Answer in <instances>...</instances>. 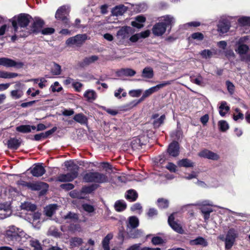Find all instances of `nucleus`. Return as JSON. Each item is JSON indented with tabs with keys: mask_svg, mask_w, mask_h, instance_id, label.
<instances>
[{
	"mask_svg": "<svg viewBox=\"0 0 250 250\" xmlns=\"http://www.w3.org/2000/svg\"><path fill=\"white\" fill-rule=\"evenodd\" d=\"M64 165L68 172L66 174H60L57 177V181L60 182L72 181L77 177L79 167L72 161H65Z\"/></svg>",
	"mask_w": 250,
	"mask_h": 250,
	"instance_id": "nucleus-1",
	"label": "nucleus"
},
{
	"mask_svg": "<svg viewBox=\"0 0 250 250\" xmlns=\"http://www.w3.org/2000/svg\"><path fill=\"white\" fill-rule=\"evenodd\" d=\"M83 179L87 183L102 184L108 182V178L106 174L97 171L86 173L83 176Z\"/></svg>",
	"mask_w": 250,
	"mask_h": 250,
	"instance_id": "nucleus-2",
	"label": "nucleus"
},
{
	"mask_svg": "<svg viewBox=\"0 0 250 250\" xmlns=\"http://www.w3.org/2000/svg\"><path fill=\"white\" fill-rule=\"evenodd\" d=\"M132 33V29L130 27H122L117 33V44L128 45V39Z\"/></svg>",
	"mask_w": 250,
	"mask_h": 250,
	"instance_id": "nucleus-3",
	"label": "nucleus"
},
{
	"mask_svg": "<svg viewBox=\"0 0 250 250\" xmlns=\"http://www.w3.org/2000/svg\"><path fill=\"white\" fill-rule=\"evenodd\" d=\"M31 17L28 14H21L18 17H14L12 21V25L15 31H17L18 26L19 24L21 27H26L29 23Z\"/></svg>",
	"mask_w": 250,
	"mask_h": 250,
	"instance_id": "nucleus-4",
	"label": "nucleus"
},
{
	"mask_svg": "<svg viewBox=\"0 0 250 250\" xmlns=\"http://www.w3.org/2000/svg\"><path fill=\"white\" fill-rule=\"evenodd\" d=\"M173 80H170L167 81H165L161 83L158 84L155 86H152L146 90L143 94L142 96L141 97L139 100L140 102L144 101L146 98L149 97L153 93L156 92L159 90L161 88L163 87L171 84L173 83Z\"/></svg>",
	"mask_w": 250,
	"mask_h": 250,
	"instance_id": "nucleus-5",
	"label": "nucleus"
},
{
	"mask_svg": "<svg viewBox=\"0 0 250 250\" xmlns=\"http://www.w3.org/2000/svg\"><path fill=\"white\" fill-rule=\"evenodd\" d=\"M6 235L8 238L11 240H18L19 238H23L26 237V234L24 231L20 229L16 228L14 226H12L9 227L8 229L6 232Z\"/></svg>",
	"mask_w": 250,
	"mask_h": 250,
	"instance_id": "nucleus-6",
	"label": "nucleus"
},
{
	"mask_svg": "<svg viewBox=\"0 0 250 250\" xmlns=\"http://www.w3.org/2000/svg\"><path fill=\"white\" fill-rule=\"evenodd\" d=\"M70 12V7L63 5L60 7L56 11L55 18L58 20L62 21L64 24H69V20L67 18Z\"/></svg>",
	"mask_w": 250,
	"mask_h": 250,
	"instance_id": "nucleus-7",
	"label": "nucleus"
},
{
	"mask_svg": "<svg viewBox=\"0 0 250 250\" xmlns=\"http://www.w3.org/2000/svg\"><path fill=\"white\" fill-rule=\"evenodd\" d=\"M0 65L6 67L21 68L23 63L21 62H17L10 58L2 57L0 58Z\"/></svg>",
	"mask_w": 250,
	"mask_h": 250,
	"instance_id": "nucleus-8",
	"label": "nucleus"
},
{
	"mask_svg": "<svg viewBox=\"0 0 250 250\" xmlns=\"http://www.w3.org/2000/svg\"><path fill=\"white\" fill-rule=\"evenodd\" d=\"M30 172L34 177H41L43 175L46 170L42 164H35L32 167L30 168Z\"/></svg>",
	"mask_w": 250,
	"mask_h": 250,
	"instance_id": "nucleus-9",
	"label": "nucleus"
},
{
	"mask_svg": "<svg viewBox=\"0 0 250 250\" xmlns=\"http://www.w3.org/2000/svg\"><path fill=\"white\" fill-rule=\"evenodd\" d=\"M202 207L201 208V210L202 213L204 214V219L208 220L209 218L210 213L213 211V209L210 207L212 206V205L208 201H205L202 203Z\"/></svg>",
	"mask_w": 250,
	"mask_h": 250,
	"instance_id": "nucleus-10",
	"label": "nucleus"
},
{
	"mask_svg": "<svg viewBox=\"0 0 250 250\" xmlns=\"http://www.w3.org/2000/svg\"><path fill=\"white\" fill-rule=\"evenodd\" d=\"M151 119L153 120L152 124L154 127L158 128L164 124L166 119V116L162 115L160 116L159 114L155 113L152 115Z\"/></svg>",
	"mask_w": 250,
	"mask_h": 250,
	"instance_id": "nucleus-11",
	"label": "nucleus"
},
{
	"mask_svg": "<svg viewBox=\"0 0 250 250\" xmlns=\"http://www.w3.org/2000/svg\"><path fill=\"white\" fill-rule=\"evenodd\" d=\"M166 26L163 22H158L155 24L152 28L153 34L157 36L162 35L166 32Z\"/></svg>",
	"mask_w": 250,
	"mask_h": 250,
	"instance_id": "nucleus-12",
	"label": "nucleus"
},
{
	"mask_svg": "<svg viewBox=\"0 0 250 250\" xmlns=\"http://www.w3.org/2000/svg\"><path fill=\"white\" fill-rule=\"evenodd\" d=\"M167 152L169 154L173 157H176L179 154V146L178 143L174 141L168 146Z\"/></svg>",
	"mask_w": 250,
	"mask_h": 250,
	"instance_id": "nucleus-13",
	"label": "nucleus"
},
{
	"mask_svg": "<svg viewBox=\"0 0 250 250\" xmlns=\"http://www.w3.org/2000/svg\"><path fill=\"white\" fill-rule=\"evenodd\" d=\"M199 155L201 157L206 158L212 160H217L219 156L216 153H214L208 150H204L199 153Z\"/></svg>",
	"mask_w": 250,
	"mask_h": 250,
	"instance_id": "nucleus-14",
	"label": "nucleus"
},
{
	"mask_svg": "<svg viewBox=\"0 0 250 250\" xmlns=\"http://www.w3.org/2000/svg\"><path fill=\"white\" fill-rule=\"evenodd\" d=\"M26 187L32 190H40L48 188V185L43 182L26 183Z\"/></svg>",
	"mask_w": 250,
	"mask_h": 250,
	"instance_id": "nucleus-15",
	"label": "nucleus"
},
{
	"mask_svg": "<svg viewBox=\"0 0 250 250\" xmlns=\"http://www.w3.org/2000/svg\"><path fill=\"white\" fill-rule=\"evenodd\" d=\"M174 217L173 214H171L168 219V222L170 226L176 231L179 233H182L183 229L179 224L174 221Z\"/></svg>",
	"mask_w": 250,
	"mask_h": 250,
	"instance_id": "nucleus-16",
	"label": "nucleus"
},
{
	"mask_svg": "<svg viewBox=\"0 0 250 250\" xmlns=\"http://www.w3.org/2000/svg\"><path fill=\"white\" fill-rule=\"evenodd\" d=\"M217 54L216 49L212 48L210 50L204 49L200 52V54L204 59H209Z\"/></svg>",
	"mask_w": 250,
	"mask_h": 250,
	"instance_id": "nucleus-17",
	"label": "nucleus"
},
{
	"mask_svg": "<svg viewBox=\"0 0 250 250\" xmlns=\"http://www.w3.org/2000/svg\"><path fill=\"white\" fill-rule=\"evenodd\" d=\"M83 97L86 100L89 102H92L97 98V94L96 92L91 89H88L84 93Z\"/></svg>",
	"mask_w": 250,
	"mask_h": 250,
	"instance_id": "nucleus-18",
	"label": "nucleus"
},
{
	"mask_svg": "<svg viewBox=\"0 0 250 250\" xmlns=\"http://www.w3.org/2000/svg\"><path fill=\"white\" fill-rule=\"evenodd\" d=\"M117 75L119 77L123 76H133L136 74V71L130 68H123L117 72Z\"/></svg>",
	"mask_w": 250,
	"mask_h": 250,
	"instance_id": "nucleus-19",
	"label": "nucleus"
},
{
	"mask_svg": "<svg viewBox=\"0 0 250 250\" xmlns=\"http://www.w3.org/2000/svg\"><path fill=\"white\" fill-rule=\"evenodd\" d=\"M44 24L42 20L39 18H36L32 27V31L34 33H37L40 31Z\"/></svg>",
	"mask_w": 250,
	"mask_h": 250,
	"instance_id": "nucleus-20",
	"label": "nucleus"
},
{
	"mask_svg": "<svg viewBox=\"0 0 250 250\" xmlns=\"http://www.w3.org/2000/svg\"><path fill=\"white\" fill-rule=\"evenodd\" d=\"M230 27L229 22L224 21H221L218 24V31L220 33L224 34L227 33Z\"/></svg>",
	"mask_w": 250,
	"mask_h": 250,
	"instance_id": "nucleus-21",
	"label": "nucleus"
},
{
	"mask_svg": "<svg viewBox=\"0 0 250 250\" xmlns=\"http://www.w3.org/2000/svg\"><path fill=\"white\" fill-rule=\"evenodd\" d=\"M146 18L142 16H138L136 17L135 21L131 22V25L137 28L143 27V23L145 21Z\"/></svg>",
	"mask_w": 250,
	"mask_h": 250,
	"instance_id": "nucleus-22",
	"label": "nucleus"
},
{
	"mask_svg": "<svg viewBox=\"0 0 250 250\" xmlns=\"http://www.w3.org/2000/svg\"><path fill=\"white\" fill-rule=\"evenodd\" d=\"M161 22L166 26V28L169 25H172L175 22V19L172 16L165 15L161 18Z\"/></svg>",
	"mask_w": 250,
	"mask_h": 250,
	"instance_id": "nucleus-23",
	"label": "nucleus"
},
{
	"mask_svg": "<svg viewBox=\"0 0 250 250\" xmlns=\"http://www.w3.org/2000/svg\"><path fill=\"white\" fill-rule=\"evenodd\" d=\"M125 196L127 200L130 202H134L138 198V193L134 189H129L126 191Z\"/></svg>",
	"mask_w": 250,
	"mask_h": 250,
	"instance_id": "nucleus-24",
	"label": "nucleus"
},
{
	"mask_svg": "<svg viewBox=\"0 0 250 250\" xmlns=\"http://www.w3.org/2000/svg\"><path fill=\"white\" fill-rule=\"evenodd\" d=\"M142 76L146 79H152L154 76L153 69L150 67H146L143 69Z\"/></svg>",
	"mask_w": 250,
	"mask_h": 250,
	"instance_id": "nucleus-25",
	"label": "nucleus"
},
{
	"mask_svg": "<svg viewBox=\"0 0 250 250\" xmlns=\"http://www.w3.org/2000/svg\"><path fill=\"white\" fill-rule=\"evenodd\" d=\"M73 119L76 122L81 125H85L87 123V118L83 113H78L76 114Z\"/></svg>",
	"mask_w": 250,
	"mask_h": 250,
	"instance_id": "nucleus-26",
	"label": "nucleus"
},
{
	"mask_svg": "<svg viewBox=\"0 0 250 250\" xmlns=\"http://www.w3.org/2000/svg\"><path fill=\"white\" fill-rule=\"evenodd\" d=\"M127 10V8L123 5L116 6L112 10V14L116 16L122 15Z\"/></svg>",
	"mask_w": 250,
	"mask_h": 250,
	"instance_id": "nucleus-27",
	"label": "nucleus"
},
{
	"mask_svg": "<svg viewBox=\"0 0 250 250\" xmlns=\"http://www.w3.org/2000/svg\"><path fill=\"white\" fill-rule=\"evenodd\" d=\"M178 165L180 167H193L194 163L190 160L185 158L179 160L177 162Z\"/></svg>",
	"mask_w": 250,
	"mask_h": 250,
	"instance_id": "nucleus-28",
	"label": "nucleus"
},
{
	"mask_svg": "<svg viewBox=\"0 0 250 250\" xmlns=\"http://www.w3.org/2000/svg\"><path fill=\"white\" fill-rule=\"evenodd\" d=\"M21 143L20 139L11 138L8 142V146L11 149H17L20 146Z\"/></svg>",
	"mask_w": 250,
	"mask_h": 250,
	"instance_id": "nucleus-29",
	"label": "nucleus"
},
{
	"mask_svg": "<svg viewBox=\"0 0 250 250\" xmlns=\"http://www.w3.org/2000/svg\"><path fill=\"white\" fill-rule=\"evenodd\" d=\"M19 76H21V75L17 73L9 72L7 71L0 70V78L12 79Z\"/></svg>",
	"mask_w": 250,
	"mask_h": 250,
	"instance_id": "nucleus-30",
	"label": "nucleus"
},
{
	"mask_svg": "<svg viewBox=\"0 0 250 250\" xmlns=\"http://www.w3.org/2000/svg\"><path fill=\"white\" fill-rule=\"evenodd\" d=\"M229 110V107L227 105V102L225 101L222 102L219 106L220 115L224 117Z\"/></svg>",
	"mask_w": 250,
	"mask_h": 250,
	"instance_id": "nucleus-31",
	"label": "nucleus"
},
{
	"mask_svg": "<svg viewBox=\"0 0 250 250\" xmlns=\"http://www.w3.org/2000/svg\"><path fill=\"white\" fill-rule=\"evenodd\" d=\"M114 208L116 211L118 212L122 211L126 208V204L123 200H118L115 202Z\"/></svg>",
	"mask_w": 250,
	"mask_h": 250,
	"instance_id": "nucleus-32",
	"label": "nucleus"
},
{
	"mask_svg": "<svg viewBox=\"0 0 250 250\" xmlns=\"http://www.w3.org/2000/svg\"><path fill=\"white\" fill-rule=\"evenodd\" d=\"M57 205L56 204H53L49 205L44 208V211L45 214L49 217H51L55 212L57 209Z\"/></svg>",
	"mask_w": 250,
	"mask_h": 250,
	"instance_id": "nucleus-33",
	"label": "nucleus"
},
{
	"mask_svg": "<svg viewBox=\"0 0 250 250\" xmlns=\"http://www.w3.org/2000/svg\"><path fill=\"white\" fill-rule=\"evenodd\" d=\"M140 103L139 100H134L124 105L122 107V109L125 111L130 110Z\"/></svg>",
	"mask_w": 250,
	"mask_h": 250,
	"instance_id": "nucleus-34",
	"label": "nucleus"
},
{
	"mask_svg": "<svg viewBox=\"0 0 250 250\" xmlns=\"http://www.w3.org/2000/svg\"><path fill=\"white\" fill-rule=\"evenodd\" d=\"M62 72L61 66L59 64L54 63L51 68V72L54 75H60Z\"/></svg>",
	"mask_w": 250,
	"mask_h": 250,
	"instance_id": "nucleus-35",
	"label": "nucleus"
},
{
	"mask_svg": "<svg viewBox=\"0 0 250 250\" xmlns=\"http://www.w3.org/2000/svg\"><path fill=\"white\" fill-rule=\"evenodd\" d=\"M23 94V91L21 89H15L12 90L10 92L11 97L14 99L21 98Z\"/></svg>",
	"mask_w": 250,
	"mask_h": 250,
	"instance_id": "nucleus-36",
	"label": "nucleus"
},
{
	"mask_svg": "<svg viewBox=\"0 0 250 250\" xmlns=\"http://www.w3.org/2000/svg\"><path fill=\"white\" fill-rule=\"evenodd\" d=\"M21 207L22 209L27 210H31L32 211H35L36 209V206L34 204L29 202H25L22 204Z\"/></svg>",
	"mask_w": 250,
	"mask_h": 250,
	"instance_id": "nucleus-37",
	"label": "nucleus"
},
{
	"mask_svg": "<svg viewBox=\"0 0 250 250\" xmlns=\"http://www.w3.org/2000/svg\"><path fill=\"white\" fill-rule=\"evenodd\" d=\"M76 45L82 44L87 39L86 34L77 35L75 36Z\"/></svg>",
	"mask_w": 250,
	"mask_h": 250,
	"instance_id": "nucleus-38",
	"label": "nucleus"
},
{
	"mask_svg": "<svg viewBox=\"0 0 250 250\" xmlns=\"http://www.w3.org/2000/svg\"><path fill=\"white\" fill-rule=\"evenodd\" d=\"M17 131L22 133H28L31 132V126L29 125H21L16 127Z\"/></svg>",
	"mask_w": 250,
	"mask_h": 250,
	"instance_id": "nucleus-39",
	"label": "nucleus"
},
{
	"mask_svg": "<svg viewBox=\"0 0 250 250\" xmlns=\"http://www.w3.org/2000/svg\"><path fill=\"white\" fill-rule=\"evenodd\" d=\"M83 243V239L79 237H73L70 239V244L72 247H77L81 245Z\"/></svg>",
	"mask_w": 250,
	"mask_h": 250,
	"instance_id": "nucleus-40",
	"label": "nucleus"
},
{
	"mask_svg": "<svg viewBox=\"0 0 250 250\" xmlns=\"http://www.w3.org/2000/svg\"><path fill=\"white\" fill-rule=\"evenodd\" d=\"M83 209L88 213H91L95 211V208L91 205L85 203L82 205Z\"/></svg>",
	"mask_w": 250,
	"mask_h": 250,
	"instance_id": "nucleus-41",
	"label": "nucleus"
},
{
	"mask_svg": "<svg viewBox=\"0 0 250 250\" xmlns=\"http://www.w3.org/2000/svg\"><path fill=\"white\" fill-rule=\"evenodd\" d=\"M129 224L131 228H135L139 225V220L138 218L135 216L130 217L129 218Z\"/></svg>",
	"mask_w": 250,
	"mask_h": 250,
	"instance_id": "nucleus-42",
	"label": "nucleus"
},
{
	"mask_svg": "<svg viewBox=\"0 0 250 250\" xmlns=\"http://www.w3.org/2000/svg\"><path fill=\"white\" fill-rule=\"evenodd\" d=\"M126 96V93L122 88H119L114 92V96L118 99H121L122 97H125Z\"/></svg>",
	"mask_w": 250,
	"mask_h": 250,
	"instance_id": "nucleus-43",
	"label": "nucleus"
},
{
	"mask_svg": "<svg viewBox=\"0 0 250 250\" xmlns=\"http://www.w3.org/2000/svg\"><path fill=\"white\" fill-rule=\"evenodd\" d=\"M157 204L159 208H165L168 206V201L163 198L158 199L157 200Z\"/></svg>",
	"mask_w": 250,
	"mask_h": 250,
	"instance_id": "nucleus-44",
	"label": "nucleus"
},
{
	"mask_svg": "<svg viewBox=\"0 0 250 250\" xmlns=\"http://www.w3.org/2000/svg\"><path fill=\"white\" fill-rule=\"evenodd\" d=\"M219 129L221 131L224 132L227 130L229 128V125L226 121H220L218 123Z\"/></svg>",
	"mask_w": 250,
	"mask_h": 250,
	"instance_id": "nucleus-45",
	"label": "nucleus"
},
{
	"mask_svg": "<svg viewBox=\"0 0 250 250\" xmlns=\"http://www.w3.org/2000/svg\"><path fill=\"white\" fill-rule=\"evenodd\" d=\"M98 58L97 56L94 55L91 57L86 58L83 60V63L85 65H88L98 60Z\"/></svg>",
	"mask_w": 250,
	"mask_h": 250,
	"instance_id": "nucleus-46",
	"label": "nucleus"
},
{
	"mask_svg": "<svg viewBox=\"0 0 250 250\" xmlns=\"http://www.w3.org/2000/svg\"><path fill=\"white\" fill-rule=\"evenodd\" d=\"M192 243L195 245H201L203 246H207L208 245L207 241L202 237H198L192 241Z\"/></svg>",
	"mask_w": 250,
	"mask_h": 250,
	"instance_id": "nucleus-47",
	"label": "nucleus"
},
{
	"mask_svg": "<svg viewBox=\"0 0 250 250\" xmlns=\"http://www.w3.org/2000/svg\"><path fill=\"white\" fill-rule=\"evenodd\" d=\"M237 236V231L233 228L230 229L226 235V237H228L229 238H232L233 239H235L236 237Z\"/></svg>",
	"mask_w": 250,
	"mask_h": 250,
	"instance_id": "nucleus-48",
	"label": "nucleus"
},
{
	"mask_svg": "<svg viewBox=\"0 0 250 250\" xmlns=\"http://www.w3.org/2000/svg\"><path fill=\"white\" fill-rule=\"evenodd\" d=\"M248 50L249 47L248 45L246 44H241L239 45L237 51L239 54L242 55L246 54Z\"/></svg>",
	"mask_w": 250,
	"mask_h": 250,
	"instance_id": "nucleus-49",
	"label": "nucleus"
},
{
	"mask_svg": "<svg viewBox=\"0 0 250 250\" xmlns=\"http://www.w3.org/2000/svg\"><path fill=\"white\" fill-rule=\"evenodd\" d=\"M48 234L55 237H58L60 236V232H59L58 229L54 227L50 228L48 231Z\"/></svg>",
	"mask_w": 250,
	"mask_h": 250,
	"instance_id": "nucleus-50",
	"label": "nucleus"
},
{
	"mask_svg": "<svg viewBox=\"0 0 250 250\" xmlns=\"http://www.w3.org/2000/svg\"><path fill=\"white\" fill-rule=\"evenodd\" d=\"M142 89H138L130 90L128 92L129 95L132 97H138L142 93Z\"/></svg>",
	"mask_w": 250,
	"mask_h": 250,
	"instance_id": "nucleus-51",
	"label": "nucleus"
},
{
	"mask_svg": "<svg viewBox=\"0 0 250 250\" xmlns=\"http://www.w3.org/2000/svg\"><path fill=\"white\" fill-rule=\"evenodd\" d=\"M151 242L154 245H158L163 244L164 241L159 236H154L152 238Z\"/></svg>",
	"mask_w": 250,
	"mask_h": 250,
	"instance_id": "nucleus-52",
	"label": "nucleus"
},
{
	"mask_svg": "<svg viewBox=\"0 0 250 250\" xmlns=\"http://www.w3.org/2000/svg\"><path fill=\"white\" fill-rule=\"evenodd\" d=\"M239 22L244 26L250 25V17H242L239 19Z\"/></svg>",
	"mask_w": 250,
	"mask_h": 250,
	"instance_id": "nucleus-53",
	"label": "nucleus"
},
{
	"mask_svg": "<svg viewBox=\"0 0 250 250\" xmlns=\"http://www.w3.org/2000/svg\"><path fill=\"white\" fill-rule=\"evenodd\" d=\"M235 239L226 237L225 248L227 249H230L233 246Z\"/></svg>",
	"mask_w": 250,
	"mask_h": 250,
	"instance_id": "nucleus-54",
	"label": "nucleus"
},
{
	"mask_svg": "<svg viewBox=\"0 0 250 250\" xmlns=\"http://www.w3.org/2000/svg\"><path fill=\"white\" fill-rule=\"evenodd\" d=\"M95 189L93 185L84 187L82 189V192L85 193H90Z\"/></svg>",
	"mask_w": 250,
	"mask_h": 250,
	"instance_id": "nucleus-55",
	"label": "nucleus"
},
{
	"mask_svg": "<svg viewBox=\"0 0 250 250\" xmlns=\"http://www.w3.org/2000/svg\"><path fill=\"white\" fill-rule=\"evenodd\" d=\"M64 218L65 219H71L74 221L78 220V215L77 214L69 212L66 215L64 216Z\"/></svg>",
	"mask_w": 250,
	"mask_h": 250,
	"instance_id": "nucleus-56",
	"label": "nucleus"
},
{
	"mask_svg": "<svg viewBox=\"0 0 250 250\" xmlns=\"http://www.w3.org/2000/svg\"><path fill=\"white\" fill-rule=\"evenodd\" d=\"M31 246L34 248L35 250H42V246L38 241L33 240L30 242Z\"/></svg>",
	"mask_w": 250,
	"mask_h": 250,
	"instance_id": "nucleus-57",
	"label": "nucleus"
},
{
	"mask_svg": "<svg viewBox=\"0 0 250 250\" xmlns=\"http://www.w3.org/2000/svg\"><path fill=\"white\" fill-rule=\"evenodd\" d=\"M190 81L193 83H194L197 85H200L202 84L203 82V78L201 76H199L198 77L194 78L192 77H190Z\"/></svg>",
	"mask_w": 250,
	"mask_h": 250,
	"instance_id": "nucleus-58",
	"label": "nucleus"
},
{
	"mask_svg": "<svg viewBox=\"0 0 250 250\" xmlns=\"http://www.w3.org/2000/svg\"><path fill=\"white\" fill-rule=\"evenodd\" d=\"M51 88L53 92H60L62 89V87L60 85L59 83L57 82H55L54 84L51 85Z\"/></svg>",
	"mask_w": 250,
	"mask_h": 250,
	"instance_id": "nucleus-59",
	"label": "nucleus"
},
{
	"mask_svg": "<svg viewBox=\"0 0 250 250\" xmlns=\"http://www.w3.org/2000/svg\"><path fill=\"white\" fill-rule=\"evenodd\" d=\"M142 207L141 205L139 203L134 204V205H132V206L131 208V209L132 211L138 210V213L139 214H140L142 212Z\"/></svg>",
	"mask_w": 250,
	"mask_h": 250,
	"instance_id": "nucleus-60",
	"label": "nucleus"
},
{
	"mask_svg": "<svg viewBox=\"0 0 250 250\" xmlns=\"http://www.w3.org/2000/svg\"><path fill=\"white\" fill-rule=\"evenodd\" d=\"M191 38L193 39L201 41L204 38V35L202 33L200 32H196L193 33L191 36Z\"/></svg>",
	"mask_w": 250,
	"mask_h": 250,
	"instance_id": "nucleus-61",
	"label": "nucleus"
},
{
	"mask_svg": "<svg viewBox=\"0 0 250 250\" xmlns=\"http://www.w3.org/2000/svg\"><path fill=\"white\" fill-rule=\"evenodd\" d=\"M166 167L171 172H175L177 170L176 166L172 163H168Z\"/></svg>",
	"mask_w": 250,
	"mask_h": 250,
	"instance_id": "nucleus-62",
	"label": "nucleus"
},
{
	"mask_svg": "<svg viewBox=\"0 0 250 250\" xmlns=\"http://www.w3.org/2000/svg\"><path fill=\"white\" fill-rule=\"evenodd\" d=\"M83 86V84L79 82L74 81L73 83V87L77 92H80Z\"/></svg>",
	"mask_w": 250,
	"mask_h": 250,
	"instance_id": "nucleus-63",
	"label": "nucleus"
},
{
	"mask_svg": "<svg viewBox=\"0 0 250 250\" xmlns=\"http://www.w3.org/2000/svg\"><path fill=\"white\" fill-rule=\"evenodd\" d=\"M228 90L230 94H233L234 91V84L229 81H227L226 83Z\"/></svg>",
	"mask_w": 250,
	"mask_h": 250,
	"instance_id": "nucleus-64",
	"label": "nucleus"
}]
</instances>
